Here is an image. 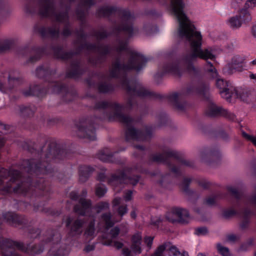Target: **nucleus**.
Instances as JSON below:
<instances>
[{
	"label": "nucleus",
	"mask_w": 256,
	"mask_h": 256,
	"mask_svg": "<svg viewBox=\"0 0 256 256\" xmlns=\"http://www.w3.org/2000/svg\"><path fill=\"white\" fill-rule=\"evenodd\" d=\"M197 256H206L202 253H198V254Z\"/></svg>",
	"instance_id": "63"
},
{
	"label": "nucleus",
	"mask_w": 256,
	"mask_h": 256,
	"mask_svg": "<svg viewBox=\"0 0 256 256\" xmlns=\"http://www.w3.org/2000/svg\"><path fill=\"white\" fill-rule=\"evenodd\" d=\"M72 220V218H67V219H66V226H68L70 224Z\"/></svg>",
	"instance_id": "56"
},
{
	"label": "nucleus",
	"mask_w": 256,
	"mask_h": 256,
	"mask_svg": "<svg viewBox=\"0 0 256 256\" xmlns=\"http://www.w3.org/2000/svg\"><path fill=\"white\" fill-rule=\"evenodd\" d=\"M161 222V220L160 218L156 217L152 218L151 222L154 225H158V224Z\"/></svg>",
	"instance_id": "47"
},
{
	"label": "nucleus",
	"mask_w": 256,
	"mask_h": 256,
	"mask_svg": "<svg viewBox=\"0 0 256 256\" xmlns=\"http://www.w3.org/2000/svg\"><path fill=\"white\" fill-rule=\"evenodd\" d=\"M11 43H12L11 40H6L4 42H2L0 41V50H4V49H6L9 47L8 46H4V44H11Z\"/></svg>",
	"instance_id": "46"
},
{
	"label": "nucleus",
	"mask_w": 256,
	"mask_h": 256,
	"mask_svg": "<svg viewBox=\"0 0 256 256\" xmlns=\"http://www.w3.org/2000/svg\"><path fill=\"white\" fill-rule=\"evenodd\" d=\"M242 136L247 140L251 141L253 144L256 146V138L253 136L249 135L246 133L243 132Z\"/></svg>",
	"instance_id": "39"
},
{
	"label": "nucleus",
	"mask_w": 256,
	"mask_h": 256,
	"mask_svg": "<svg viewBox=\"0 0 256 256\" xmlns=\"http://www.w3.org/2000/svg\"><path fill=\"white\" fill-rule=\"evenodd\" d=\"M217 87L220 90V92L222 98L228 100L231 98V88H234L231 84L224 79L218 78L216 82Z\"/></svg>",
	"instance_id": "10"
},
{
	"label": "nucleus",
	"mask_w": 256,
	"mask_h": 256,
	"mask_svg": "<svg viewBox=\"0 0 256 256\" xmlns=\"http://www.w3.org/2000/svg\"><path fill=\"white\" fill-rule=\"evenodd\" d=\"M215 202V198L214 196H211L206 200V204L211 206Z\"/></svg>",
	"instance_id": "45"
},
{
	"label": "nucleus",
	"mask_w": 256,
	"mask_h": 256,
	"mask_svg": "<svg viewBox=\"0 0 256 256\" xmlns=\"http://www.w3.org/2000/svg\"><path fill=\"white\" fill-rule=\"evenodd\" d=\"M180 211L178 208H174L169 210L166 214V219L170 222H176L178 221V215L180 214Z\"/></svg>",
	"instance_id": "14"
},
{
	"label": "nucleus",
	"mask_w": 256,
	"mask_h": 256,
	"mask_svg": "<svg viewBox=\"0 0 256 256\" xmlns=\"http://www.w3.org/2000/svg\"><path fill=\"white\" fill-rule=\"evenodd\" d=\"M165 72H169L178 76H180L182 74L181 70L180 68V64L176 62L170 64L166 66Z\"/></svg>",
	"instance_id": "17"
},
{
	"label": "nucleus",
	"mask_w": 256,
	"mask_h": 256,
	"mask_svg": "<svg viewBox=\"0 0 256 256\" xmlns=\"http://www.w3.org/2000/svg\"><path fill=\"white\" fill-rule=\"evenodd\" d=\"M20 112L24 116H28L32 114L33 110L30 107L22 106L20 108Z\"/></svg>",
	"instance_id": "32"
},
{
	"label": "nucleus",
	"mask_w": 256,
	"mask_h": 256,
	"mask_svg": "<svg viewBox=\"0 0 256 256\" xmlns=\"http://www.w3.org/2000/svg\"><path fill=\"white\" fill-rule=\"evenodd\" d=\"M116 108L117 110H119L122 108V107L118 104H116Z\"/></svg>",
	"instance_id": "60"
},
{
	"label": "nucleus",
	"mask_w": 256,
	"mask_h": 256,
	"mask_svg": "<svg viewBox=\"0 0 256 256\" xmlns=\"http://www.w3.org/2000/svg\"><path fill=\"white\" fill-rule=\"evenodd\" d=\"M252 34L256 38V25L254 26L252 28Z\"/></svg>",
	"instance_id": "55"
},
{
	"label": "nucleus",
	"mask_w": 256,
	"mask_h": 256,
	"mask_svg": "<svg viewBox=\"0 0 256 256\" xmlns=\"http://www.w3.org/2000/svg\"><path fill=\"white\" fill-rule=\"evenodd\" d=\"M127 48V44L126 42H122L120 44V46L118 48L119 50H124Z\"/></svg>",
	"instance_id": "51"
},
{
	"label": "nucleus",
	"mask_w": 256,
	"mask_h": 256,
	"mask_svg": "<svg viewBox=\"0 0 256 256\" xmlns=\"http://www.w3.org/2000/svg\"><path fill=\"white\" fill-rule=\"evenodd\" d=\"M253 243L254 240L250 238L240 246V250L242 251L246 250L250 246L253 244Z\"/></svg>",
	"instance_id": "34"
},
{
	"label": "nucleus",
	"mask_w": 256,
	"mask_h": 256,
	"mask_svg": "<svg viewBox=\"0 0 256 256\" xmlns=\"http://www.w3.org/2000/svg\"><path fill=\"white\" fill-rule=\"evenodd\" d=\"M8 82L10 85L16 86L20 84V81L17 78H10L8 80Z\"/></svg>",
	"instance_id": "44"
},
{
	"label": "nucleus",
	"mask_w": 256,
	"mask_h": 256,
	"mask_svg": "<svg viewBox=\"0 0 256 256\" xmlns=\"http://www.w3.org/2000/svg\"><path fill=\"white\" fill-rule=\"evenodd\" d=\"M128 170H125L122 172L120 174L112 176V180L110 182L112 185L114 186L116 183L118 182H124L126 183H130L132 185H136L138 181V178L134 176V178L130 177Z\"/></svg>",
	"instance_id": "11"
},
{
	"label": "nucleus",
	"mask_w": 256,
	"mask_h": 256,
	"mask_svg": "<svg viewBox=\"0 0 256 256\" xmlns=\"http://www.w3.org/2000/svg\"><path fill=\"white\" fill-rule=\"evenodd\" d=\"M120 230L118 228L115 227L110 230V233L108 236H104V238H116L119 234Z\"/></svg>",
	"instance_id": "29"
},
{
	"label": "nucleus",
	"mask_w": 256,
	"mask_h": 256,
	"mask_svg": "<svg viewBox=\"0 0 256 256\" xmlns=\"http://www.w3.org/2000/svg\"><path fill=\"white\" fill-rule=\"evenodd\" d=\"M178 210L180 211V214L178 215V222L182 224H187L191 220V218L188 212L186 209L181 208H178Z\"/></svg>",
	"instance_id": "20"
},
{
	"label": "nucleus",
	"mask_w": 256,
	"mask_h": 256,
	"mask_svg": "<svg viewBox=\"0 0 256 256\" xmlns=\"http://www.w3.org/2000/svg\"><path fill=\"white\" fill-rule=\"evenodd\" d=\"M94 245H88L86 246L85 248V250L87 252H90L94 249Z\"/></svg>",
	"instance_id": "52"
},
{
	"label": "nucleus",
	"mask_w": 256,
	"mask_h": 256,
	"mask_svg": "<svg viewBox=\"0 0 256 256\" xmlns=\"http://www.w3.org/2000/svg\"><path fill=\"white\" fill-rule=\"evenodd\" d=\"M86 194H87V192H86V190H84L82 191V196H85L86 195Z\"/></svg>",
	"instance_id": "61"
},
{
	"label": "nucleus",
	"mask_w": 256,
	"mask_h": 256,
	"mask_svg": "<svg viewBox=\"0 0 256 256\" xmlns=\"http://www.w3.org/2000/svg\"><path fill=\"white\" fill-rule=\"evenodd\" d=\"M244 59L239 56H234L231 61V66L237 71L241 72L244 70Z\"/></svg>",
	"instance_id": "13"
},
{
	"label": "nucleus",
	"mask_w": 256,
	"mask_h": 256,
	"mask_svg": "<svg viewBox=\"0 0 256 256\" xmlns=\"http://www.w3.org/2000/svg\"><path fill=\"white\" fill-rule=\"evenodd\" d=\"M93 171V169L88 166H84L80 170V180L82 181L84 180L82 179L83 176L85 175V172L86 173V177L87 178V175L88 173H90Z\"/></svg>",
	"instance_id": "30"
},
{
	"label": "nucleus",
	"mask_w": 256,
	"mask_h": 256,
	"mask_svg": "<svg viewBox=\"0 0 256 256\" xmlns=\"http://www.w3.org/2000/svg\"><path fill=\"white\" fill-rule=\"evenodd\" d=\"M132 196V192L130 190L128 191L126 193L124 198L126 201H128L131 200Z\"/></svg>",
	"instance_id": "48"
},
{
	"label": "nucleus",
	"mask_w": 256,
	"mask_h": 256,
	"mask_svg": "<svg viewBox=\"0 0 256 256\" xmlns=\"http://www.w3.org/2000/svg\"><path fill=\"white\" fill-rule=\"evenodd\" d=\"M127 89L128 92L134 96H144L148 94V92L140 85H136L134 88L128 87Z\"/></svg>",
	"instance_id": "18"
},
{
	"label": "nucleus",
	"mask_w": 256,
	"mask_h": 256,
	"mask_svg": "<svg viewBox=\"0 0 256 256\" xmlns=\"http://www.w3.org/2000/svg\"><path fill=\"white\" fill-rule=\"evenodd\" d=\"M252 19L248 12L244 9L240 10L238 14L230 18L227 22L228 26L232 29L240 28L242 23L250 22Z\"/></svg>",
	"instance_id": "4"
},
{
	"label": "nucleus",
	"mask_w": 256,
	"mask_h": 256,
	"mask_svg": "<svg viewBox=\"0 0 256 256\" xmlns=\"http://www.w3.org/2000/svg\"><path fill=\"white\" fill-rule=\"evenodd\" d=\"M98 90L100 92H106L109 90V86L106 84H100L98 86Z\"/></svg>",
	"instance_id": "41"
},
{
	"label": "nucleus",
	"mask_w": 256,
	"mask_h": 256,
	"mask_svg": "<svg viewBox=\"0 0 256 256\" xmlns=\"http://www.w3.org/2000/svg\"><path fill=\"white\" fill-rule=\"evenodd\" d=\"M106 245H112L114 246L115 248H116L118 249H120L122 248L123 246V244L119 241H112V240H108V242L104 244Z\"/></svg>",
	"instance_id": "33"
},
{
	"label": "nucleus",
	"mask_w": 256,
	"mask_h": 256,
	"mask_svg": "<svg viewBox=\"0 0 256 256\" xmlns=\"http://www.w3.org/2000/svg\"><path fill=\"white\" fill-rule=\"evenodd\" d=\"M168 245V242H166L160 245L151 256H163V254Z\"/></svg>",
	"instance_id": "24"
},
{
	"label": "nucleus",
	"mask_w": 256,
	"mask_h": 256,
	"mask_svg": "<svg viewBox=\"0 0 256 256\" xmlns=\"http://www.w3.org/2000/svg\"><path fill=\"white\" fill-rule=\"evenodd\" d=\"M216 248L218 252L223 256H228L229 254L228 249L223 245L218 244Z\"/></svg>",
	"instance_id": "25"
},
{
	"label": "nucleus",
	"mask_w": 256,
	"mask_h": 256,
	"mask_svg": "<svg viewBox=\"0 0 256 256\" xmlns=\"http://www.w3.org/2000/svg\"><path fill=\"white\" fill-rule=\"evenodd\" d=\"M10 175L12 177V180H14L20 176V174L18 170H12L10 172Z\"/></svg>",
	"instance_id": "43"
},
{
	"label": "nucleus",
	"mask_w": 256,
	"mask_h": 256,
	"mask_svg": "<svg viewBox=\"0 0 256 256\" xmlns=\"http://www.w3.org/2000/svg\"><path fill=\"white\" fill-rule=\"evenodd\" d=\"M142 235L140 233L136 234L132 238L131 250L128 248H124L122 254L124 256H134V254H140L141 252Z\"/></svg>",
	"instance_id": "8"
},
{
	"label": "nucleus",
	"mask_w": 256,
	"mask_h": 256,
	"mask_svg": "<svg viewBox=\"0 0 256 256\" xmlns=\"http://www.w3.org/2000/svg\"><path fill=\"white\" fill-rule=\"evenodd\" d=\"M169 245L166 248L169 256H189L188 254L185 252H180L178 249L174 246Z\"/></svg>",
	"instance_id": "22"
},
{
	"label": "nucleus",
	"mask_w": 256,
	"mask_h": 256,
	"mask_svg": "<svg viewBox=\"0 0 256 256\" xmlns=\"http://www.w3.org/2000/svg\"><path fill=\"white\" fill-rule=\"evenodd\" d=\"M70 250L68 248H62L59 249L56 254H52V256H68Z\"/></svg>",
	"instance_id": "28"
},
{
	"label": "nucleus",
	"mask_w": 256,
	"mask_h": 256,
	"mask_svg": "<svg viewBox=\"0 0 256 256\" xmlns=\"http://www.w3.org/2000/svg\"><path fill=\"white\" fill-rule=\"evenodd\" d=\"M146 61V59L142 55L136 52H132L128 64L122 66L118 62H116L112 66L110 74L112 76L115 77L126 70L134 68L139 70Z\"/></svg>",
	"instance_id": "2"
},
{
	"label": "nucleus",
	"mask_w": 256,
	"mask_h": 256,
	"mask_svg": "<svg viewBox=\"0 0 256 256\" xmlns=\"http://www.w3.org/2000/svg\"><path fill=\"white\" fill-rule=\"evenodd\" d=\"M95 236L96 230L94 228V222H91L84 230V236L88 238V240L89 241L92 240Z\"/></svg>",
	"instance_id": "21"
},
{
	"label": "nucleus",
	"mask_w": 256,
	"mask_h": 256,
	"mask_svg": "<svg viewBox=\"0 0 256 256\" xmlns=\"http://www.w3.org/2000/svg\"><path fill=\"white\" fill-rule=\"evenodd\" d=\"M244 0H233V6H236V4H238V6H239L240 4L241 3H242V1Z\"/></svg>",
	"instance_id": "53"
},
{
	"label": "nucleus",
	"mask_w": 256,
	"mask_h": 256,
	"mask_svg": "<svg viewBox=\"0 0 256 256\" xmlns=\"http://www.w3.org/2000/svg\"><path fill=\"white\" fill-rule=\"evenodd\" d=\"M240 236L238 234H230L228 237V240L232 242H234L238 241L240 240Z\"/></svg>",
	"instance_id": "36"
},
{
	"label": "nucleus",
	"mask_w": 256,
	"mask_h": 256,
	"mask_svg": "<svg viewBox=\"0 0 256 256\" xmlns=\"http://www.w3.org/2000/svg\"><path fill=\"white\" fill-rule=\"evenodd\" d=\"M204 154V152H200V157L202 159Z\"/></svg>",
	"instance_id": "64"
},
{
	"label": "nucleus",
	"mask_w": 256,
	"mask_h": 256,
	"mask_svg": "<svg viewBox=\"0 0 256 256\" xmlns=\"http://www.w3.org/2000/svg\"><path fill=\"white\" fill-rule=\"evenodd\" d=\"M206 114L210 116H226L231 120H234V116L229 112L226 110L223 109L220 106H217L214 102H210L206 110Z\"/></svg>",
	"instance_id": "9"
},
{
	"label": "nucleus",
	"mask_w": 256,
	"mask_h": 256,
	"mask_svg": "<svg viewBox=\"0 0 256 256\" xmlns=\"http://www.w3.org/2000/svg\"><path fill=\"white\" fill-rule=\"evenodd\" d=\"M208 230L205 227H201L196 230V234L198 235H205L208 234Z\"/></svg>",
	"instance_id": "40"
},
{
	"label": "nucleus",
	"mask_w": 256,
	"mask_h": 256,
	"mask_svg": "<svg viewBox=\"0 0 256 256\" xmlns=\"http://www.w3.org/2000/svg\"><path fill=\"white\" fill-rule=\"evenodd\" d=\"M4 218L8 221L12 223L16 222L18 221V216L14 213H6L4 216Z\"/></svg>",
	"instance_id": "26"
},
{
	"label": "nucleus",
	"mask_w": 256,
	"mask_h": 256,
	"mask_svg": "<svg viewBox=\"0 0 256 256\" xmlns=\"http://www.w3.org/2000/svg\"><path fill=\"white\" fill-rule=\"evenodd\" d=\"M40 13L44 16H50L58 22H62L67 18V15L65 13L56 14L52 4L48 0H45L41 4Z\"/></svg>",
	"instance_id": "6"
},
{
	"label": "nucleus",
	"mask_w": 256,
	"mask_h": 256,
	"mask_svg": "<svg viewBox=\"0 0 256 256\" xmlns=\"http://www.w3.org/2000/svg\"><path fill=\"white\" fill-rule=\"evenodd\" d=\"M106 192V187L103 185L98 186L96 188V194L99 196H103Z\"/></svg>",
	"instance_id": "35"
},
{
	"label": "nucleus",
	"mask_w": 256,
	"mask_h": 256,
	"mask_svg": "<svg viewBox=\"0 0 256 256\" xmlns=\"http://www.w3.org/2000/svg\"><path fill=\"white\" fill-rule=\"evenodd\" d=\"M182 164L185 165V166H192V162L188 160H183L182 162Z\"/></svg>",
	"instance_id": "54"
},
{
	"label": "nucleus",
	"mask_w": 256,
	"mask_h": 256,
	"mask_svg": "<svg viewBox=\"0 0 256 256\" xmlns=\"http://www.w3.org/2000/svg\"><path fill=\"white\" fill-rule=\"evenodd\" d=\"M122 199L120 198H115L112 202L113 206H118L121 202Z\"/></svg>",
	"instance_id": "49"
},
{
	"label": "nucleus",
	"mask_w": 256,
	"mask_h": 256,
	"mask_svg": "<svg viewBox=\"0 0 256 256\" xmlns=\"http://www.w3.org/2000/svg\"><path fill=\"white\" fill-rule=\"evenodd\" d=\"M175 152L172 150L166 148L164 150L163 154H158L154 157V160L157 162H162L164 160L166 157H170L175 156Z\"/></svg>",
	"instance_id": "23"
},
{
	"label": "nucleus",
	"mask_w": 256,
	"mask_h": 256,
	"mask_svg": "<svg viewBox=\"0 0 256 256\" xmlns=\"http://www.w3.org/2000/svg\"><path fill=\"white\" fill-rule=\"evenodd\" d=\"M148 134L138 131L133 128H129L126 132V139L128 140H144L146 139Z\"/></svg>",
	"instance_id": "12"
},
{
	"label": "nucleus",
	"mask_w": 256,
	"mask_h": 256,
	"mask_svg": "<svg viewBox=\"0 0 256 256\" xmlns=\"http://www.w3.org/2000/svg\"><path fill=\"white\" fill-rule=\"evenodd\" d=\"M70 197L74 200L78 199L79 204L74 207V210L76 213L80 215H85L89 212L91 206L90 200L83 198H79L76 192H72Z\"/></svg>",
	"instance_id": "7"
},
{
	"label": "nucleus",
	"mask_w": 256,
	"mask_h": 256,
	"mask_svg": "<svg viewBox=\"0 0 256 256\" xmlns=\"http://www.w3.org/2000/svg\"><path fill=\"white\" fill-rule=\"evenodd\" d=\"M131 217L133 218H136V214L134 211L130 213Z\"/></svg>",
	"instance_id": "58"
},
{
	"label": "nucleus",
	"mask_w": 256,
	"mask_h": 256,
	"mask_svg": "<svg viewBox=\"0 0 256 256\" xmlns=\"http://www.w3.org/2000/svg\"><path fill=\"white\" fill-rule=\"evenodd\" d=\"M84 222L78 220H76L70 228V233L72 236L79 235L82 232V228Z\"/></svg>",
	"instance_id": "16"
},
{
	"label": "nucleus",
	"mask_w": 256,
	"mask_h": 256,
	"mask_svg": "<svg viewBox=\"0 0 256 256\" xmlns=\"http://www.w3.org/2000/svg\"><path fill=\"white\" fill-rule=\"evenodd\" d=\"M250 78L251 79H253V80H256V74H250Z\"/></svg>",
	"instance_id": "57"
},
{
	"label": "nucleus",
	"mask_w": 256,
	"mask_h": 256,
	"mask_svg": "<svg viewBox=\"0 0 256 256\" xmlns=\"http://www.w3.org/2000/svg\"><path fill=\"white\" fill-rule=\"evenodd\" d=\"M185 4L183 0H170V10L178 23L176 36L190 42L192 53L186 56L182 62L186 65L189 72H196V68L192 64L198 58L207 60H214L216 56L214 48L208 47L202 48V36L195 30L192 22L186 14L184 9ZM206 72L210 73L213 78H218V72L212 64L208 61L204 66Z\"/></svg>",
	"instance_id": "1"
},
{
	"label": "nucleus",
	"mask_w": 256,
	"mask_h": 256,
	"mask_svg": "<svg viewBox=\"0 0 256 256\" xmlns=\"http://www.w3.org/2000/svg\"><path fill=\"white\" fill-rule=\"evenodd\" d=\"M256 6V0H246L244 7L246 8H252Z\"/></svg>",
	"instance_id": "37"
},
{
	"label": "nucleus",
	"mask_w": 256,
	"mask_h": 256,
	"mask_svg": "<svg viewBox=\"0 0 256 256\" xmlns=\"http://www.w3.org/2000/svg\"><path fill=\"white\" fill-rule=\"evenodd\" d=\"M40 71H42V72H44V70L42 68H38L37 70H36V72H37V74L38 75V73H39V72H40Z\"/></svg>",
	"instance_id": "59"
},
{
	"label": "nucleus",
	"mask_w": 256,
	"mask_h": 256,
	"mask_svg": "<svg viewBox=\"0 0 256 256\" xmlns=\"http://www.w3.org/2000/svg\"><path fill=\"white\" fill-rule=\"evenodd\" d=\"M124 18L126 19V21L124 24V26L121 28H120L119 30H123L129 34L131 35L133 30L132 26V17L130 14H128V16H126Z\"/></svg>",
	"instance_id": "19"
},
{
	"label": "nucleus",
	"mask_w": 256,
	"mask_h": 256,
	"mask_svg": "<svg viewBox=\"0 0 256 256\" xmlns=\"http://www.w3.org/2000/svg\"><path fill=\"white\" fill-rule=\"evenodd\" d=\"M128 212L126 206H121L118 209V216L116 218L112 217L110 213L103 214L102 218V222L100 226H102L103 228H100L102 232L107 234L108 229L111 228L115 222L120 221L122 217Z\"/></svg>",
	"instance_id": "3"
},
{
	"label": "nucleus",
	"mask_w": 256,
	"mask_h": 256,
	"mask_svg": "<svg viewBox=\"0 0 256 256\" xmlns=\"http://www.w3.org/2000/svg\"><path fill=\"white\" fill-rule=\"evenodd\" d=\"M228 190L231 192L236 197L238 198V196L237 195V190H236L232 188V186H230L228 188Z\"/></svg>",
	"instance_id": "50"
},
{
	"label": "nucleus",
	"mask_w": 256,
	"mask_h": 256,
	"mask_svg": "<svg viewBox=\"0 0 256 256\" xmlns=\"http://www.w3.org/2000/svg\"><path fill=\"white\" fill-rule=\"evenodd\" d=\"M251 62L252 64L256 66V58L253 60Z\"/></svg>",
	"instance_id": "62"
},
{
	"label": "nucleus",
	"mask_w": 256,
	"mask_h": 256,
	"mask_svg": "<svg viewBox=\"0 0 256 256\" xmlns=\"http://www.w3.org/2000/svg\"><path fill=\"white\" fill-rule=\"evenodd\" d=\"M116 117L118 118L124 123L128 124L132 122V120L129 116L116 114Z\"/></svg>",
	"instance_id": "27"
},
{
	"label": "nucleus",
	"mask_w": 256,
	"mask_h": 256,
	"mask_svg": "<svg viewBox=\"0 0 256 256\" xmlns=\"http://www.w3.org/2000/svg\"><path fill=\"white\" fill-rule=\"evenodd\" d=\"M78 136L88 138L90 140H96V134L92 130H86V128L82 126L78 128Z\"/></svg>",
	"instance_id": "15"
},
{
	"label": "nucleus",
	"mask_w": 256,
	"mask_h": 256,
	"mask_svg": "<svg viewBox=\"0 0 256 256\" xmlns=\"http://www.w3.org/2000/svg\"><path fill=\"white\" fill-rule=\"evenodd\" d=\"M234 97L240 100L249 102L256 98L255 94L247 88L242 87H234L231 88V98Z\"/></svg>",
	"instance_id": "5"
},
{
	"label": "nucleus",
	"mask_w": 256,
	"mask_h": 256,
	"mask_svg": "<svg viewBox=\"0 0 256 256\" xmlns=\"http://www.w3.org/2000/svg\"><path fill=\"white\" fill-rule=\"evenodd\" d=\"M236 212L234 210L230 209L225 210L223 213V216L226 218H228L236 214Z\"/></svg>",
	"instance_id": "38"
},
{
	"label": "nucleus",
	"mask_w": 256,
	"mask_h": 256,
	"mask_svg": "<svg viewBox=\"0 0 256 256\" xmlns=\"http://www.w3.org/2000/svg\"><path fill=\"white\" fill-rule=\"evenodd\" d=\"M154 238L152 236H147L144 238V242L149 248H150L152 244Z\"/></svg>",
	"instance_id": "42"
},
{
	"label": "nucleus",
	"mask_w": 256,
	"mask_h": 256,
	"mask_svg": "<svg viewBox=\"0 0 256 256\" xmlns=\"http://www.w3.org/2000/svg\"><path fill=\"white\" fill-rule=\"evenodd\" d=\"M109 208V204L108 202H100L96 206V211L100 212L102 210H106Z\"/></svg>",
	"instance_id": "31"
}]
</instances>
